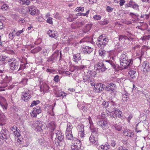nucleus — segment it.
<instances>
[{"label":"nucleus","mask_w":150,"mask_h":150,"mask_svg":"<svg viewBox=\"0 0 150 150\" xmlns=\"http://www.w3.org/2000/svg\"><path fill=\"white\" fill-rule=\"evenodd\" d=\"M103 35H100L96 42V44L98 47L100 48L99 50V55L102 57H104L106 54L105 51L103 49L108 44V42L107 38H103Z\"/></svg>","instance_id":"nucleus-1"},{"label":"nucleus","mask_w":150,"mask_h":150,"mask_svg":"<svg viewBox=\"0 0 150 150\" xmlns=\"http://www.w3.org/2000/svg\"><path fill=\"white\" fill-rule=\"evenodd\" d=\"M10 61L9 66L10 69L13 71L18 70L21 62L18 59H16L14 58L10 59Z\"/></svg>","instance_id":"nucleus-2"},{"label":"nucleus","mask_w":150,"mask_h":150,"mask_svg":"<svg viewBox=\"0 0 150 150\" xmlns=\"http://www.w3.org/2000/svg\"><path fill=\"white\" fill-rule=\"evenodd\" d=\"M125 58L120 59V65L122 69H124L128 68V66L130 64H132L133 62L132 59H128V58H127V59H125Z\"/></svg>","instance_id":"nucleus-3"},{"label":"nucleus","mask_w":150,"mask_h":150,"mask_svg":"<svg viewBox=\"0 0 150 150\" xmlns=\"http://www.w3.org/2000/svg\"><path fill=\"white\" fill-rule=\"evenodd\" d=\"M34 126L35 129L37 130V131L38 132H41L45 128V124L39 121L35 122Z\"/></svg>","instance_id":"nucleus-4"},{"label":"nucleus","mask_w":150,"mask_h":150,"mask_svg":"<svg viewBox=\"0 0 150 150\" xmlns=\"http://www.w3.org/2000/svg\"><path fill=\"white\" fill-rule=\"evenodd\" d=\"M96 70V72H99L100 71L103 72L105 71L106 68L105 67L104 64L101 62H99L97 64L96 63L94 65V70Z\"/></svg>","instance_id":"nucleus-5"},{"label":"nucleus","mask_w":150,"mask_h":150,"mask_svg":"<svg viewBox=\"0 0 150 150\" xmlns=\"http://www.w3.org/2000/svg\"><path fill=\"white\" fill-rule=\"evenodd\" d=\"M1 78L3 80L1 82V84H4V87H6L8 86V84L11 81V76H8L6 75H1Z\"/></svg>","instance_id":"nucleus-6"},{"label":"nucleus","mask_w":150,"mask_h":150,"mask_svg":"<svg viewBox=\"0 0 150 150\" xmlns=\"http://www.w3.org/2000/svg\"><path fill=\"white\" fill-rule=\"evenodd\" d=\"M96 121L98 125L103 128V129H105L108 124L107 120L97 118Z\"/></svg>","instance_id":"nucleus-7"},{"label":"nucleus","mask_w":150,"mask_h":150,"mask_svg":"<svg viewBox=\"0 0 150 150\" xmlns=\"http://www.w3.org/2000/svg\"><path fill=\"white\" fill-rule=\"evenodd\" d=\"M59 56L58 52H55L51 56L48 58L47 61V62H52V63L54 62L57 60Z\"/></svg>","instance_id":"nucleus-8"},{"label":"nucleus","mask_w":150,"mask_h":150,"mask_svg":"<svg viewBox=\"0 0 150 150\" xmlns=\"http://www.w3.org/2000/svg\"><path fill=\"white\" fill-rule=\"evenodd\" d=\"M0 105L4 110H6L8 106V104L6 99L3 97L0 96Z\"/></svg>","instance_id":"nucleus-9"},{"label":"nucleus","mask_w":150,"mask_h":150,"mask_svg":"<svg viewBox=\"0 0 150 150\" xmlns=\"http://www.w3.org/2000/svg\"><path fill=\"white\" fill-rule=\"evenodd\" d=\"M10 133L6 129H3L1 132L0 137L4 140H6L9 137Z\"/></svg>","instance_id":"nucleus-10"},{"label":"nucleus","mask_w":150,"mask_h":150,"mask_svg":"<svg viewBox=\"0 0 150 150\" xmlns=\"http://www.w3.org/2000/svg\"><path fill=\"white\" fill-rule=\"evenodd\" d=\"M7 120V118L0 111V125L3 126L6 124Z\"/></svg>","instance_id":"nucleus-11"},{"label":"nucleus","mask_w":150,"mask_h":150,"mask_svg":"<svg viewBox=\"0 0 150 150\" xmlns=\"http://www.w3.org/2000/svg\"><path fill=\"white\" fill-rule=\"evenodd\" d=\"M31 94L28 93L23 92L22 94L21 98L25 102H27L31 97Z\"/></svg>","instance_id":"nucleus-12"},{"label":"nucleus","mask_w":150,"mask_h":150,"mask_svg":"<svg viewBox=\"0 0 150 150\" xmlns=\"http://www.w3.org/2000/svg\"><path fill=\"white\" fill-rule=\"evenodd\" d=\"M103 85L100 83L94 84V91L96 93H98L103 90Z\"/></svg>","instance_id":"nucleus-13"},{"label":"nucleus","mask_w":150,"mask_h":150,"mask_svg":"<svg viewBox=\"0 0 150 150\" xmlns=\"http://www.w3.org/2000/svg\"><path fill=\"white\" fill-rule=\"evenodd\" d=\"M115 88V85L112 83L107 84L105 89L107 91H113Z\"/></svg>","instance_id":"nucleus-14"},{"label":"nucleus","mask_w":150,"mask_h":150,"mask_svg":"<svg viewBox=\"0 0 150 150\" xmlns=\"http://www.w3.org/2000/svg\"><path fill=\"white\" fill-rule=\"evenodd\" d=\"M125 6L131 7L134 9H137L138 8V5L132 1H130L128 3L126 4Z\"/></svg>","instance_id":"nucleus-15"},{"label":"nucleus","mask_w":150,"mask_h":150,"mask_svg":"<svg viewBox=\"0 0 150 150\" xmlns=\"http://www.w3.org/2000/svg\"><path fill=\"white\" fill-rule=\"evenodd\" d=\"M10 59L8 57L6 56H0V61L3 62V63L5 64L7 63H9Z\"/></svg>","instance_id":"nucleus-16"},{"label":"nucleus","mask_w":150,"mask_h":150,"mask_svg":"<svg viewBox=\"0 0 150 150\" xmlns=\"http://www.w3.org/2000/svg\"><path fill=\"white\" fill-rule=\"evenodd\" d=\"M114 111V115L115 117V118L118 117L119 118H122V112L118 109H116Z\"/></svg>","instance_id":"nucleus-17"},{"label":"nucleus","mask_w":150,"mask_h":150,"mask_svg":"<svg viewBox=\"0 0 150 150\" xmlns=\"http://www.w3.org/2000/svg\"><path fill=\"white\" fill-rule=\"evenodd\" d=\"M83 51L85 53L89 54L92 52L93 50L91 47L86 46L82 48Z\"/></svg>","instance_id":"nucleus-18"},{"label":"nucleus","mask_w":150,"mask_h":150,"mask_svg":"<svg viewBox=\"0 0 150 150\" xmlns=\"http://www.w3.org/2000/svg\"><path fill=\"white\" fill-rule=\"evenodd\" d=\"M47 127L49 128L53 131L56 128V124L54 121H52L48 123L47 125Z\"/></svg>","instance_id":"nucleus-19"},{"label":"nucleus","mask_w":150,"mask_h":150,"mask_svg":"<svg viewBox=\"0 0 150 150\" xmlns=\"http://www.w3.org/2000/svg\"><path fill=\"white\" fill-rule=\"evenodd\" d=\"M38 143L41 148L46 146V141L44 140L43 138L38 139Z\"/></svg>","instance_id":"nucleus-20"},{"label":"nucleus","mask_w":150,"mask_h":150,"mask_svg":"<svg viewBox=\"0 0 150 150\" xmlns=\"http://www.w3.org/2000/svg\"><path fill=\"white\" fill-rule=\"evenodd\" d=\"M81 142L79 139H76L75 140H74V146L77 148V149H79L80 148L81 146Z\"/></svg>","instance_id":"nucleus-21"},{"label":"nucleus","mask_w":150,"mask_h":150,"mask_svg":"<svg viewBox=\"0 0 150 150\" xmlns=\"http://www.w3.org/2000/svg\"><path fill=\"white\" fill-rule=\"evenodd\" d=\"M40 88L41 91H43L44 92H46L48 90L49 87L46 84L42 83V84L40 86Z\"/></svg>","instance_id":"nucleus-22"},{"label":"nucleus","mask_w":150,"mask_h":150,"mask_svg":"<svg viewBox=\"0 0 150 150\" xmlns=\"http://www.w3.org/2000/svg\"><path fill=\"white\" fill-rule=\"evenodd\" d=\"M91 27V25L90 24H88L85 25L83 28V31L84 33H86L88 31Z\"/></svg>","instance_id":"nucleus-23"},{"label":"nucleus","mask_w":150,"mask_h":150,"mask_svg":"<svg viewBox=\"0 0 150 150\" xmlns=\"http://www.w3.org/2000/svg\"><path fill=\"white\" fill-rule=\"evenodd\" d=\"M124 134L127 136L129 137H132L134 136V134L133 132H130L129 130H125L123 132Z\"/></svg>","instance_id":"nucleus-24"},{"label":"nucleus","mask_w":150,"mask_h":150,"mask_svg":"<svg viewBox=\"0 0 150 150\" xmlns=\"http://www.w3.org/2000/svg\"><path fill=\"white\" fill-rule=\"evenodd\" d=\"M29 13L32 15H38L40 13L39 10H28Z\"/></svg>","instance_id":"nucleus-25"},{"label":"nucleus","mask_w":150,"mask_h":150,"mask_svg":"<svg viewBox=\"0 0 150 150\" xmlns=\"http://www.w3.org/2000/svg\"><path fill=\"white\" fill-rule=\"evenodd\" d=\"M42 48L41 47L38 46L37 47L35 48L33 50L30 51L31 53L33 54H35L39 52L41 50Z\"/></svg>","instance_id":"nucleus-26"},{"label":"nucleus","mask_w":150,"mask_h":150,"mask_svg":"<svg viewBox=\"0 0 150 150\" xmlns=\"http://www.w3.org/2000/svg\"><path fill=\"white\" fill-rule=\"evenodd\" d=\"M73 59H74V61L76 62V63H77L78 61L81 59L80 54H77L74 55L73 56Z\"/></svg>","instance_id":"nucleus-27"},{"label":"nucleus","mask_w":150,"mask_h":150,"mask_svg":"<svg viewBox=\"0 0 150 150\" xmlns=\"http://www.w3.org/2000/svg\"><path fill=\"white\" fill-rule=\"evenodd\" d=\"M128 74L130 75V77L132 79L136 75V72L134 70H130L128 72Z\"/></svg>","instance_id":"nucleus-28"},{"label":"nucleus","mask_w":150,"mask_h":150,"mask_svg":"<svg viewBox=\"0 0 150 150\" xmlns=\"http://www.w3.org/2000/svg\"><path fill=\"white\" fill-rule=\"evenodd\" d=\"M66 138L67 139L71 140L73 139V135L72 132H66Z\"/></svg>","instance_id":"nucleus-29"},{"label":"nucleus","mask_w":150,"mask_h":150,"mask_svg":"<svg viewBox=\"0 0 150 150\" xmlns=\"http://www.w3.org/2000/svg\"><path fill=\"white\" fill-rule=\"evenodd\" d=\"M54 32L55 31L54 30H49L47 33L50 37L53 38L56 36Z\"/></svg>","instance_id":"nucleus-30"},{"label":"nucleus","mask_w":150,"mask_h":150,"mask_svg":"<svg viewBox=\"0 0 150 150\" xmlns=\"http://www.w3.org/2000/svg\"><path fill=\"white\" fill-rule=\"evenodd\" d=\"M67 128L66 130V132H72L71 130L73 127L71 124L70 122L67 123Z\"/></svg>","instance_id":"nucleus-31"},{"label":"nucleus","mask_w":150,"mask_h":150,"mask_svg":"<svg viewBox=\"0 0 150 150\" xmlns=\"http://www.w3.org/2000/svg\"><path fill=\"white\" fill-rule=\"evenodd\" d=\"M109 113H107L108 115V117L111 119H112L113 118H115V116L114 115V111L110 110L108 111Z\"/></svg>","instance_id":"nucleus-32"},{"label":"nucleus","mask_w":150,"mask_h":150,"mask_svg":"<svg viewBox=\"0 0 150 150\" xmlns=\"http://www.w3.org/2000/svg\"><path fill=\"white\" fill-rule=\"evenodd\" d=\"M128 94L127 92H125L122 95V99L123 101H125L128 99Z\"/></svg>","instance_id":"nucleus-33"},{"label":"nucleus","mask_w":150,"mask_h":150,"mask_svg":"<svg viewBox=\"0 0 150 150\" xmlns=\"http://www.w3.org/2000/svg\"><path fill=\"white\" fill-rule=\"evenodd\" d=\"M66 96V93L63 92H57L56 93V96L57 97H62L63 98L64 96Z\"/></svg>","instance_id":"nucleus-34"},{"label":"nucleus","mask_w":150,"mask_h":150,"mask_svg":"<svg viewBox=\"0 0 150 150\" xmlns=\"http://www.w3.org/2000/svg\"><path fill=\"white\" fill-rule=\"evenodd\" d=\"M87 80L89 83H90L91 85V86H94L93 82L94 81V79L92 76H90Z\"/></svg>","instance_id":"nucleus-35"},{"label":"nucleus","mask_w":150,"mask_h":150,"mask_svg":"<svg viewBox=\"0 0 150 150\" xmlns=\"http://www.w3.org/2000/svg\"><path fill=\"white\" fill-rule=\"evenodd\" d=\"M26 67L25 64H22L21 63H20V65L19 67V68L17 70L18 71H22Z\"/></svg>","instance_id":"nucleus-36"},{"label":"nucleus","mask_w":150,"mask_h":150,"mask_svg":"<svg viewBox=\"0 0 150 150\" xmlns=\"http://www.w3.org/2000/svg\"><path fill=\"white\" fill-rule=\"evenodd\" d=\"M144 65V71H148V70L150 68V67L149 65V64L146 63H143V65Z\"/></svg>","instance_id":"nucleus-37"},{"label":"nucleus","mask_w":150,"mask_h":150,"mask_svg":"<svg viewBox=\"0 0 150 150\" xmlns=\"http://www.w3.org/2000/svg\"><path fill=\"white\" fill-rule=\"evenodd\" d=\"M119 41H124L127 38V36L121 35H119Z\"/></svg>","instance_id":"nucleus-38"},{"label":"nucleus","mask_w":150,"mask_h":150,"mask_svg":"<svg viewBox=\"0 0 150 150\" xmlns=\"http://www.w3.org/2000/svg\"><path fill=\"white\" fill-rule=\"evenodd\" d=\"M85 66H84L82 65L81 66H74V70L72 71H71L72 72H73L76 70H81L82 69H83Z\"/></svg>","instance_id":"nucleus-39"},{"label":"nucleus","mask_w":150,"mask_h":150,"mask_svg":"<svg viewBox=\"0 0 150 150\" xmlns=\"http://www.w3.org/2000/svg\"><path fill=\"white\" fill-rule=\"evenodd\" d=\"M116 49L117 51L120 53L122 52L124 48L122 46L118 45L117 46Z\"/></svg>","instance_id":"nucleus-40"},{"label":"nucleus","mask_w":150,"mask_h":150,"mask_svg":"<svg viewBox=\"0 0 150 150\" xmlns=\"http://www.w3.org/2000/svg\"><path fill=\"white\" fill-rule=\"evenodd\" d=\"M97 117L99 119H102V120H107L106 119H105V114L104 112L102 113L101 115H99L97 116Z\"/></svg>","instance_id":"nucleus-41"},{"label":"nucleus","mask_w":150,"mask_h":150,"mask_svg":"<svg viewBox=\"0 0 150 150\" xmlns=\"http://www.w3.org/2000/svg\"><path fill=\"white\" fill-rule=\"evenodd\" d=\"M34 109L35 111V112L37 113V114H39L41 112L40 107L38 106H36V108H34Z\"/></svg>","instance_id":"nucleus-42"},{"label":"nucleus","mask_w":150,"mask_h":150,"mask_svg":"<svg viewBox=\"0 0 150 150\" xmlns=\"http://www.w3.org/2000/svg\"><path fill=\"white\" fill-rule=\"evenodd\" d=\"M96 137H94V144H97L98 142H97L98 137V134L94 130V135Z\"/></svg>","instance_id":"nucleus-43"},{"label":"nucleus","mask_w":150,"mask_h":150,"mask_svg":"<svg viewBox=\"0 0 150 150\" xmlns=\"http://www.w3.org/2000/svg\"><path fill=\"white\" fill-rule=\"evenodd\" d=\"M126 52L123 53H122L120 56V59H123L124 58H125V59H127L128 57L127 55H126Z\"/></svg>","instance_id":"nucleus-44"},{"label":"nucleus","mask_w":150,"mask_h":150,"mask_svg":"<svg viewBox=\"0 0 150 150\" xmlns=\"http://www.w3.org/2000/svg\"><path fill=\"white\" fill-rule=\"evenodd\" d=\"M78 130L80 132L83 133V131L84 130L83 125H79L78 126Z\"/></svg>","instance_id":"nucleus-45"},{"label":"nucleus","mask_w":150,"mask_h":150,"mask_svg":"<svg viewBox=\"0 0 150 150\" xmlns=\"http://www.w3.org/2000/svg\"><path fill=\"white\" fill-rule=\"evenodd\" d=\"M89 10H88V11H87L86 13H77V16H86L88 15L89 13Z\"/></svg>","instance_id":"nucleus-46"},{"label":"nucleus","mask_w":150,"mask_h":150,"mask_svg":"<svg viewBox=\"0 0 150 150\" xmlns=\"http://www.w3.org/2000/svg\"><path fill=\"white\" fill-rule=\"evenodd\" d=\"M103 150H109L110 146L108 144H105L104 145H102Z\"/></svg>","instance_id":"nucleus-47"},{"label":"nucleus","mask_w":150,"mask_h":150,"mask_svg":"<svg viewBox=\"0 0 150 150\" xmlns=\"http://www.w3.org/2000/svg\"><path fill=\"white\" fill-rule=\"evenodd\" d=\"M40 103V101L39 100H37L36 101H33L31 105H30V107H32L34 105H37L38 104Z\"/></svg>","instance_id":"nucleus-48"},{"label":"nucleus","mask_w":150,"mask_h":150,"mask_svg":"<svg viewBox=\"0 0 150 150\" xmlns=\"http://www.w3.org/2000/svg\"><path fill=\"white\" fill-rule=\"evenodd\" d=\"M93 133L91 135L89 138V141L90 142V144H92L94 142V135L93 134Z\"/></svg>","instance_id":"nucleus-49"},{"label":"nucleus","mask_w":150,"mask_h":150,"mask_svg":"<svg viewBox=\"0 0 150 150\" xmlns=\"http://www.w3.org/2000/svg\"><path fill=\"white\" fill-rule=\"evenodd\" d=\"M56 137L57 138L59 137L60 136V137L61 136H64L61 131H58L57 133H56Z\"/></svg>","instance_id":"nucleus-50"},{"label":"nucleus","mask_w":150,"mask_h":150,"mask_svg":"<svg viewBox=\"0 0 150 150\" xmlns=\"http://www.w3.org/2000/svg\"><path fill=\"white\" fill-rule=\"evenodd\" d=\"M103 107L107 108L109 106V102L108 101H104L102 103Z\"/></svg>","instance_id":"nucleus-51"},{"label":"nucleus","mask_w":150,"mask_h":150,"mask_svg":"<svg viewBox=\"0 0 150 150\" xmlns=\"http://www.w3.org/2000/svg\"><path fill=\"white\" fill-rule=\"evenodd\" d=\"M19 132L20 130L18 129H17V130L13 132V133H14L15 136L18 137L20 136Z\"/></svg>","instance_id":"nucleus-52"},{"label":"nucleus","mask_w":150,"mask_h":150,"mask_svg":"<svg viewBox=\"0 0 150 150\" xmlns=\"http://www.w3.org/2000/svg\"><path fill=\"white\" fill-rule=\"evenodd\" d=\"M115 128L116 130L118 131H120L122 129L120 125H116L115 126Z\"/></svg>","instance_id":"nucleus-53"},{"label":"nucleus","mask_w":150,"mask_h":150,"mask_svg":"<svg viewBox=\"0 0 150 150\" xmlns=\"http://www.w3.org/2000/svg\"><path fill=\"white\" fill-rule=\"evenodd\" d=\"M1 9H7L9 7L8 5L7 4H4L1 6Z\"/></svg>","instance_id":"nucleus-54"},{"label":"nucleus","mask_w":150,"mask_h":150,"mask_svg":"<svg viewBox=\"0 0 150 150\" xmlns=\"http://www.w3.org/2000/svg\"><path fill=\"white\" fill-rule=\"evenodd\" d=\"M30 1L29 0H24L22 1V3L23 4H26V5H28L30 4Z\"/></svg>","instance_id":"nucleus-55"},{"label":"nucleus","mask_w":150,"mask_h":150,"mask_svg":"<svg viewBox=\"0 0 150 150\" xmlns=\"http://www.w3.org/2000/svg\"><path fill=\"white\" fill-rule=\"evenodd\" d=\"M141 18H144L147 19L149 18V16L148 14L141 15Z\"/></svg>","instance_id":"nucleus-56"},{"label":"nucleus","mask_w":150,"mask_h":150,"mask_svg":"<svg viewBox=\"0 0 150 150\" xmlns=\"http://www.w3.org/2000/svg\"><path fill=\"white\" fill-rule=\"evenodd\" d=\"M59 76L57 75L55 76L54 78V81L56 82H57L59 81Z\"/></svg>","instance_id":"nucleus-57"},{"label":"nucleus","mask_w":150,"mask_h":150,"mask_svg":"<svg viewBox=\"0 0 150 150\" xmlns=\"http://www.w3.org/2000/svg\"><path fill=\"white\" fill-rule=\"evenodd\" d=\"M57 138L59 142H62L64 141V136H61L60 137V136L59 137H58Z\"/></svg>","instance_id":"nucleus-58"},{"label":"nucleus","mask_w":150,"mask_h":150,"mask_svg":"<svg viewBox=\"0 0 150 150\" xmlns=\"http://www.w3.org/2000/svg\"><path fill=\"white\" fill-rule=\"evenodd\" d=\"M23 29H22L21 30H19L16 33V35L19 36L22 33H23Z\"/></svg>","instance_id":"nucleus-59"},{"label":"nucleus","mask_w":150,"mask_h":150,"mask_svg":"<svg viewBox=\"0 0 150 150\" xmlns=\"http://www.w3.org/2000/svg\"><path fill=\"white\" fill-rule=\"evenodd\" d=\"M101 18V16L98 15H94V19L96 20H100Z\"/></svg>","instance_id":"nucleus-60"},{"label":"nucleus","mask_w":150,"mask_h":150,"mask_svg":"<svg viewBox=\"0 0 150 150\" xmlns=\"http://www.w3.org/2000/svg\"><path fill=\"white\" fill-rule=\"evenodd\" d=\"M47 22L50 24L52 23V18L51 17L49 18L47 20Z\"/></svg>","instance_id":"nucleus-61"},{"label":"nucleus","mask_w":150,"mask_h":150,"mask_svg":"<svg viewBox=\"0 0 150 150\" xmlns=\"http://www.w3.org/2000/svg\"><path fill=\"white\" fill-rule=\"evenodd\" d=\"M129 15L131 16L133 18H135L136 16H138L137 14L132 13H130L129 14Z\"/></svg>","instance_id":"nucleus-62"},{"label":"nucleus","mask_w":150,"mask_h":150,"mask_svg":"<svg viewBox=\"0 0 150 150\" xmlns=\"http://www.w3.org/2000/svg\"><path fill=\"white\" fill-rule=\"evenodd\" d=\"M13 33H10L9 34V38L11 40H13L15 36L14 34H13Z\"/></svg>","instance_id":"nucleus-63"},{"label":"nucleus","mask_w":150,"mask_h":150,"mask_svg":"<svg viewBox=\"0 0 150 150\" xmlns=\"http://www.w3.org/2000/svg\"><path fill=\"white\" fill-rule=\"evenodd\" d=\"M140 46L139 45H136L135 46L132 47V49L134 50H138Z\"/></svg>","instance_id":"nucleus-64"}]
</instances>
